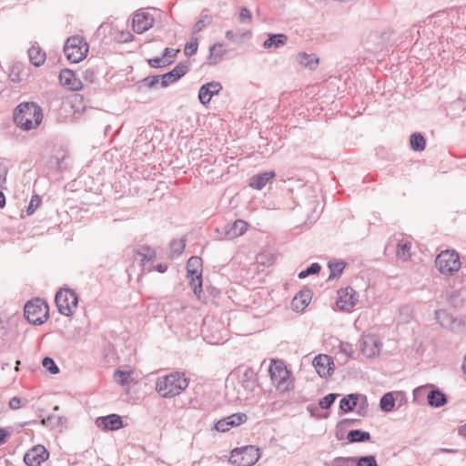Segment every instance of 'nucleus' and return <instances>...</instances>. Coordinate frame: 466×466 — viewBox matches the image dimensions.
I'll return each mask as SVG.
<instances>
[{
    "instance_id": "nucleus-25",
    "label": "nucleus",
    "mask_w": 466,
    "mask_h": 466,
    "mask_svg": "<svg viewBox=\"0 0 466 466\" xmlns=\"http://www.w3.org/2000/svg\"><path fill=\"white\" fill-rule=\"evenodd\" d=\"M247 228L248 223L245 222L244 220L238 219L233 224H231L228 228V227L226 228V237L228 239L235 238L237 237L243 235L246 232Z\"/></svg>"
},
{
    "instance_id": "nucleus-21",
    "label": "nucleus",
    "mask_w": 466,
    "mask_h": 466,
    "mask_svg": "<svg viewBox=\"0 0 466 466\" xmlns=\"http://www.w3.org/2000/svg\"><path fill=\"white\" fill-rule=\"evenodd\" d=\"M427 401L431 408H441L447 404L448 397L438 387L431 384V388L427 393Z\"/></svg>"
},
{
    "instance_id": "nucleus-9",
    "label": "nucleus",
    "mask_w": 466,
    "mask_h": 466,
    "mask_svg": "<svg viewBox=\"0 0 466 466\" xmlns=\"http://www.w3.org/2000/svg\"><path fill=\"white\" fill-rule=\"evenodd\" d=\"M187 273L193 292L199 297L202 292V259L199 257L193 256L187 260Z\"/></svg>"
},
{
    "instance_id": "nucleus-56",
    "label": "nucleus",
    "mask_w": 466,
    "mask_h": 466,
    "mask_svg": "<svg viewBox=\"0 0 466 466\" xmlns=\"http://www.w3.org/2000/svg\"><path fill=\"white\" fill-rule=\"evenodd\" d=\"M360 397L361 398V402L359 406L357 413L360 416H364L366 414V410L368 408V400L366 396L360 395Z\"/></svg>"
},
{
    "instance_id": "nucleus-23",
    "label": "nucleus",
    "mask_w": 466,
    "mask_h": 466,
    "mask_svg": "<svg viewBox=\"0 0 466 466\" xmlns=\"http://www.w3.org/2000/svg\"><path fill=\"white\" fill-rule=\"evenodd\" d=\"M226 54V50L223 48V45L220 43L214 44L209 47V53L207 58V63L209 66H216L218 64L223 56Z\"/></svg>"
},
{
    "instance_id": "nucleus-51",
    "label": "nucleus",
    "mask_w": 466,
    "mask_h": 466,
    "mask_svg": "<svg viewBox=\"0 0 466 466\" xmlns=\"http://www.w3.org/2000/svg\"><path fill=\"white\" fill-rule=\"evenodd\" d=\"M198 47V38L193 39L191 42L187 43L184 47V54L186 56L189 57L197 53Z\"/></svg>"
},
{
    "instance_id": "nucleus-58",
    "label": "nucleus",
    "mask_w": 466,
    "mask_h": 466,
    "mask_svg": "<svg viewBox=\"0 0 466 466\" xmlns=\"http://www.w3.org/2000/svg\"><path fill=\"white\" fill-rule=\"evenodd\" d=\"M162 62H164L162 56H157V57L150 58V59L147 60V63L153 68H159V67H161L163 66L161 64Z\"/></svg>"
},
{
    "instance_id": "nucleus-11",
    "label": "nucleus",
    "mask_w": 466,
    "mask_h": 466,
    "mask_svg": "<svg viewBox=\"0 0 466 466\" xmlns=\"http://www.w3.org/2000/svg\"><path fill=\"white\" fill-rule=\"evenodd\" d=\"M189 71V66L187 63H178L171 71L163 74L159 78L162 87H167L169 85L177 82Z\"/></svg>"
},
{
    "instance_id": "nucleus-50",
    "label": "nucleus",
    "mask_w": 466,
    "mask_h": 466,
    "mask_svg": "<svg viewBox=\"0 0 466 466\" xmlns=\"http://www.w3.org/2000/svg\"><path fill=\"white\" fill-rule=\"evenodd\" d=\"M131 375V372L130 371H127V370H116L115 371V380L119 383L120 385H127L128 384V379Z\"/></svg>"
},
{
    "instance_id": "nucleus-8",
    "label": "nucleus",
    "mask_w": 466,
    "mask_h": 466,
    "mask_svg": "<svg viewBox=\"0 0 466 466\" xmlns=\"http://www.w3.org/2000/svg\"><path fill=\"white\" fill-rule=\"evenodd\" d=\"M258 451L252 445L237 448L231 451L229 461L237 466H252L259 459Z\"/></svg>"
},
{
    "instance_id": "nucleus-47",
    "label": "nucleus",
    "mask_w": 466,
    "mask_h": 466,
    "mask_svg": "<svg viewBox=\"0 0 466 466\" xmlns=\"http://www.w3.org/2000/svg\"><path fill=\"white\" fill-rule=\"evenodd\" d=\"M338 397L339 394L337 393H329L319 400V404L321 409L328 410L332 406Z\"/></svg>"
},
{
    "instance_id": "nucleus-42",
    "label": "nucleus",
    "mask_w": 466,
    "mask_h": 466,
    "mask_svg": "<svg viewBox=\"0 0 466 466\" xmlns=\"http://www.w3.org/2000/svg\"><path fill=\"white\" fill-rule=\"evenodd\" d=\"M320 269L321 266L319 263L314 262L310 264L306 269L301 270L299 273L298 277L299 279H303L309 277V275L319 274Z\"/></svg>"
},
{
    "instance_id": "nucleus-13",
    "label": "nucleus",
    "mask_w": 466,
    "mask_h": 466,
    "mask_svg": "<svg viewBox=\"0 0 466 466\" xmlns=\"http://www.w3.org/2000/svg\"><path fill=\"white\" fill-rule=\"evenodd\" d=\"M222 85L218 81H211L202 85L198 90V99L203 106H208L211 98L222 90Z\"/></svg>"
},
{
    "instance_id": "nucleus-41",
    "label": "nucleus",
    "mask_w": 466,
    "mask_h": 466,
    "mask_svg": "<svg viewBox=\"0 0 466 466\" xmlns=\"http://www.w3.org/2000/svg\"><path fill=\"white\" fill-rule=\"evenodd\" d=\"M356 457H336L328 466H355Z\"/></svg>"
},
{
    "instance_id": "nucleus-53",
    "label": "nucleus",
    "mask_w": 466,
    "mask_h": 466,
    "mask_svg": "<svg viewBox=\"0 0 466 466\" xmlns=\"http://www.w3.org/2000/svg\"><path fill=\"white\" fill-rule=\"evenodd\" d=\"M41 203V198L38 195H34L32 198H31V200L26 208V214L28 216L34 214V212L35 211V209L39 207Z\"/></svg>"
},
{
    "instance_id": "nucleus-14",
    "label": "nucleus",
    "mask_w": 466,
    "mask_h": 466,
    "mask_svg": "<svg viewBox=\"0 0 466 466\" xmlns=\"http://www.w3.org/2000/svg\"><path fill=\"white\" fill-rule=\"evenodd\" d=\"M312 364L317 373L321 378H327L330 376L333 370L334 362L331 357L326 354H319L313 359Z\"/></svg>"
},
{
    "instance_id": "nucleus-7",
    "label": "nucleus",
    "mask_w": 466,
    "mask_h": 466,
    "mask_svg": "<svg viewBox=\"0 0 466 466\" xmlns=\"http://www.w3.org/2000/svg\"><path fill=\"white\" fill-rule=\"evenodd\" d=\"M55 301L58 311L64 316L70 317L77 307L78 297L74 290L65 289L56 292Z\"/></svg>"
},
{
    "instance_id": "nucleus-40",
    "label": "nucleus",
    "mask_w": 466,
    "mask_h": 466,
    "mask_svg": "<svg viewBox=\"0 0 466 466\" xmlns=\"http://www.w3.org/2000/svg\"><path fill=\"white\" fill-rule=\"evenodd\" d=\"M184 239H173L170 243V257L177 258L182 254L185 248Z\"/></svg>"
},
{
    "instance_id": "nucleus-34",
    "label": "nucleus",
    "mask_w": 466,
    "mask_h": 466,
    "mask_svg": "<svg viewBox=\"0 0 466 466\" xmlns=\"http://www.w3.org/2000/svg\"><path fill=\"white\" fill-rule=\"evenodd\" d=\"M410 145L413 151L420 152L426 147V139L421 133L415 132L410 137Z\"/></svg>"
},
{
    "instance_id": "nucleus-63",
    "label": "nucleus",
    "mask_w": 466,
    "mask_h": 466,
    "mask_svg": "<svg viewBox=\"0 0 466 466\" xmlns=\"http://www.w3.org/2000/svg\"><path fill=\"white\" fill-rule=\"evenodd\" d=\"M458 433L459 435L466 438V423L458 428Z\"/></svg>"
},
{
    "instance_id": "nucleus-37",
    "label": "nucleus",
    "mask_w": 466,
    "mask_h": 466,
    "mask_svg": "<svg viewBox=\"0 0 466 466\" xmlns=\"http://www.w3.org/2000/svg\"><path fill=\"white\" fill-rule=\"evenodd\" d=\"M447 300L453 308H461L463 306L464 299L460 290H451L447 293Z\"/></svg>"
},
{
    "instance_id": "nucleus-19",
    "label": "nucleus",
    "mask_w": 466,
    "mask_h": 466,
    "mask_svg": "<svg viewBox=\"0 0 466 466\" xmlns=\"http://www.w3.org/2000/svg\"><path fill=\"white\" fill-rule=\"evenodd\" d=\"M380 342L374 336L363 337L360 340V352L368 357L372 358L380 353Z\"/></svg>"
},
{
    "instance_id": "nucleus-60",
    "label": "nucleus",
    "mask_w": 466,
    "mask_h": 466,
    "mask_svg": "<svg viewBox=\"0 0 466 466\" xmlns=\"http://www.w3.org/2000/svg\"><path fill=\"white\" fill-rule=\"evenodd\" d=\"M10 79L13 82H19V66H13L12 71L10 73Z\"/></svg>"
},
{
    "instance_id": "nucleus-44",
    "label": "nucleus",
    "mask_w": 466,
    "mask_h": 466,
    "mask_svg": "<svg viewBox=\"0 0 466 466\" xmlns=\"http://www.w3.org/2000/svg\"><path fill=\"white\" fill-rule=\"evenodd\" d=\"M357 422H359V420L354 419H343L340 421H339L336 425V438L338 440H342L343 436H339V431H344L347 429V427Z\"/></svg>"
},
{
    "instance_id": "nucleus-33",
    "label": "nucleus",
    "mask_w": 466,
    "mask_h": 466,
    "mask_svg": "<svg viewBox=\"0 0 466 466\" xmlns=\"http://www.w3.org/2000/svg\"><path fill=\"white\" fill-rule=\"evenodd\" d=\"M435 319L438 321V323L445 329L451 328L452 324L455 321L452 315H451L445 309H437L435 311Z\"/></svg>"
},
{
    "instance_id": "nucleus-36",
    "label": "nucleus",
    "mask_w": 466,
    "mask_h": 466,
    "mask_svg": "<svg viewBox=\"0 0 466 466\" xmlns=\"http://www.w3.org/2000/svg\"><path fill=\"white\" fill-rule=\"evenodd\" d=\"M211 23H212V16L202 12L200 15V18L195 23V25L192 28V34H198V33L201 32L204 28H206Z\"/></svg>"
},
{
    "instance_id": "nucleus-29",
    "label": "nucleus",
    "mask_w": 466,
    "mask_h": 466,
    "mask_svg": "<svg viewBox=\"0 0 466 466\" xmlns=\"http://www.w3.org/2000/svg\"><path fill=\"white\" fill-rule=\"evenodd\" d=\"M296 59L299 64L310 70L316 69L319 64V58L315 54L299 53Z\"/></svg>"
},
{
    "instance_id": "nucleus-16",
    "label": "nucleus",
    "mask_w": 466,
    "mask_h": 466,
    "mask_svg": "<svg viewBox=\"0 0 466 466\" xmlns=\"http://www.w3.org/2000/svg\"><path fill=\"white\" fill-rule=\"evenodd\" d=\"M154 18L148 13L137 11L133 16V30L142 34L153 26Z\"/></svg>"
},
{
    "instance_id": "nucleus-10",
    "label": "nucleus",
    "mask_w": 466,
    "mask_h": 466,
    "mask_svg": "<svg viewBox=\"0 0 466 466\" xmlns=\"http://www.w3.org/2000/svg\"><path fill=\"white\" fill-rule=\"evenodd\" d=\"M49 458V451L43 445H35L24 456L26 466H41Z\"/></svg>"
},
{
    "instance_id": "nucleus-59",
    "label": "nucleus",
    "mask_w": 466,
    "mask_h": 466,
    "mask_svg": "<svg viewBox=\"0 0 466 466\" xmlns=\"http://www.w3.org/2000/svg\"><path fill=\"white\" fill-rule=\"evenodd\" d=\"M22 405V400L19 397H13L9 400V407L12 410H18Z\"/></svg>"
},
{
    "instance_id": "nucleus-30",
    "label": "nucleus",
    "mask_w": 466,
    "mask_h": 466,
    "mask_svg": "<svg viewBox=\"0 0 466 466\" xmlns=\"http://www.w3.org/2000/svg\"><path fill=\"white\" fill-rule=\"evenodd\" d=\"M400 396L401 392H387L382 395V397L380 400V408L381 410L385 412H390L393 410L395 406V397L394 395Z\"/></svg>"
},
{
    "instance_id": "nucleus-4",
    "label": "nucleus",
    "mask_w": 466,
    "mask_h": 466,
    "mask_svg": "<svg viewBox=\"0 0 466 466\" xmlns=\"http://www.w3.org/2000/svg\"><path fill=\"white\" fill-rule=\"evenodd\" d=\"M268 372L273 384L280 392H286L293 388L290 380V371L281 360H273L269 366Z\"/></svg>"
},
{
    "instance_id": "nucleus-64",
    "label": "nucleus",
    "mask_w": 466,
    "mask_h": 466,
    "mask_svg": "<svg viewBox=\"0 0 466 466\" xmlns=\"http://www.w3.org/2000/svg\"><path fill=\"white\" fill-rule=\"evenodd\" d=\"M156 269L160 273H164L167 271V266L160 263L156 266Z\"/></svg>"
},
{
    "instance_id": "nucleus-57",
    "label": "nucleus",
    "mask_w": 466,
    "mask_h": 466,
    "mask_svg": "<svg viewBox=\"0 0 466 466\" xmlns=\"http://www.w3.org/2000/svg\"><path fill=\"white\" fill-rule=\"evenodd\" d=\"M133 39H134V36H133V35L131 33L124 32V31H122L119 34V36L117 37V41L121 42V43L131 42Z\"/></svg>"
},
{
    "instance_id": "nucleus-39",
    "label": "nucleus",
    "mask_w": 466,
    "mask_h": 466,
    "mask_svg": "<svg viewBox=\"0 0 466 466\" xmlns=\"http://www.w3.org/2000/svg\"><path fill=\"white\" fill-rule=\"evenodd\" d=\"M410 242H399L397 247V257L402 260H408L410 258Z\"/></svg>"
},
{
    "instance_id": "nucleus-26",
    "label": "nucleus",
    "mask_w": 466,
    "mask_h": 466,
    "mask_svg": "<svg viewBox=\"0 0 466 466\" xmlns=\"http://www.w3.org/2000/svg\"><path fill=\"white\" fill-rule=\"evenodd\" d=\"M288 36L284 34H269L263 43V47L266 49L279 48L286 44Z\"/></svg>"
},
{
    "instance_id": "nucleus-17",
    "label": "nucleus",
    "mask_w": 466,
    "mask_h": 466,
    "mask_svg": "<svg viewBox=\"0 0 466 466\" xmlns=\"http://www.w3.org/2000/svg\"><path fill=\"white\" fill-rule=\"evenodd\" d=\"M240 385L246 391V394H241L238 392V399L245 400L248 398V394L255 389L257 385V374L251 368H247L242 375L240 380Z\"/></svg>"
},
{
    "instance_id": "nucleus-54",
    "label": "nucleus",
    "mask_w": 466,
    "mask_h": 466,
    "mask_svg": "<svg viewBox=\"0 0 466 466\" xmlns=\"http://www.w3.org/2000/svg\"><path fill=\"white\" fill-rule=\"evenodd\" d=\"M252 15L251 12L247 7H241L239 11V22L240 23H248L251 21Z\"/></svg>"
},
{
    "instance_id": "nucleus-18",
    "label": "nucleus",
    "mask_w": 466,
    "mask_h": 466,
    "mask_svg": "<svg viewBox=\"0 0 466 466\" xmlns=\"http://www.w3.org/2000/svg\"><path fill=\"white\" fill-rule=\"evenodd\" d=\"M96 425L104 431H116L123 427V420L119 415L113 413L96 418Z\"/></svg>"
},
{
    "instance_id": "nucleus-28",
    "label": "nucleus",
    "mask_w": 466,
    "mask_h": 466,
    "mask_svg": "<svg viewBox=\"0 0 466 466\" xmlns=\"http://www.w3.org/2000/svg\"><path fill=\"white\" fill-rule=\"evenodd\" d=\"M311 299L310 290H301L292 300V307L296 310H303L309 303Z\"/></svg>"
},
{
    "instance_id": "nucleus-5",
    "label": "nucleus",
    "mask_w": 466,
    "mask_h": 466,
    "mask_svg": "<svg viewBox=\"0 0 466 466\" xmlns=\"http://www.w3.org/2000/svg\"><path fill=\"white\" fill-rule=\"evenodd\" d=\"M64 53L69 61L78 63L87 56L88 45L82 36H70L66 41Z\"/></svg>"
},
{
    "instance_id": "nucleus-22",
    "label": "nucleus",
    "mask_w": 466,
    "mask_h": 466,
    "mask_svg": "<svg viewBox=\"0 0 466 466\" xmlns=\"http://www.w3.org/2000/svg\"><path fill=\"white\" fill-rule=\"evenodd\" d=\"M276 177V173L273 170L265 171L259 174H257L250 177L249 179V187L254 189L260 190L262 189L266 184L272 178Z\"/></svg>"
},
{
    "instance_id": "nucleus-32",
    "label": "nucleus",
    "mask_w": 466,
    "mask_h": 466,
    "mask_svg": "<svg viewBox=\"0 0 466 466\" xmlns=\"http://www.w3.org/2000/svg\"><path fill=\"white\" fill-rule=\"evenodd\" d=\"M346 438L350 443L366 442L370 440V434L369 431L362 430H351L348 432Z\"/></svg>"
},
{
    "instance_id": "nucleus-55",
    "label": "nucleus",
    "mask_w": 466,
    "mask_h": 466,
    "mask_svg": "<svg viewBox=\"0 0 466 466\" xmlns=\"http://www.w3.org/2000/svg\"><path fill=\"white\" fill-rule=\"evenodd\" d=\"M339 350L344 353L347 358H351L354 353L352 345L348 342H341L339 345Z\"/></svg>"
},
{
    "instance_id": "nucleus-27",
    "label": "nucleus",
    "mask_w": 466,
    "mask_h": 466,
    "mask_svg": "<svg viewBox=\"0 0 466 466\" xmlns=\"http://www.w3.org/2000/svg\"><path fill=\"white\" fill-rule=\"evenodd\" d=\"M28 57L32 65L38 67L46 61V52L43 51L38 46L33 45L28 49Z\"/></svg>"
},
{
    "instance_id": "nucleus-49",
    "label": "nucleus",
    "mask_w": 466,
    "mask_h": 466,
    "mask_svg": "<svg viewBox=\"0 0 466 466\" xmlns=\"http://www.w3.org/2000/svg\"><path fill=\"white\" fill-rule=\"evenodd\" d=\"M431 384H426L419 386L413 390V400L420 401L425 395L427 396L428 391L431 390Z\"/></svg>"
},
{
    "instance_id": "nucleus-2",
    "label": "nucleus",
    "mask_w": 466,
    "mask_h": 466,
    "mask_svg": "<svg viewBox=\"0 0 466 466\" xmlns=\"http://www.w3.org/2000/svg\"><path fill=\"white\" fill-rule=\"evenodd\" d=\"M188 386V379L181 372H171L160 377L156 382V390L163 398L179 395Z\"/></svg>"
},
{
    "instance_id": "nucleus-43",
    "label": "nucleus",
    "mask_w": 466,
    "mask_h": 466,
    "mask_svg": "<svg viewBox=\"0 0 466 466\" xmlns=\"http://www.w3.org/2000/svg\"><path fill=\"white\" fill-rule=\"evenodd\" d=\"M355 466H378V462L374 455H366L356 458Z\"/></svg>"
},
{
    "instance_id": "nucleus-6",
    "label": "nucleus",
    "mask_w": 466,
    "mask_h": 466,
    "mask_svg": "<svg viewBox=\"0 0 466 466\" xmlns=\"http://www.w3.org/2000/svg\"><path fill=\"white\" fill-rule=\"evenodd\" d=\"M436 268L443 274L451 276L461 268V261L458 253L454 250L441 251L435 259Z\"/></svg>"
},
{
    "instance_id": "nucleus-35",
    "label": "nucleus",
    "mask_w": 466,
    "mask_h": 466,
    "mask_svg": "<svg viewBox=\"0 0 466 466\" xmlns=\"http://www.w3.org/2000/svg\"><path fill=\"white\" fill-rule=\"evenodd\" d=\"M346 267V262L343 260H335V261H329V280L339 278L340 275L343 273V270Z\"/></svg>"
},
{
    "instance_id": "nucleus-61",
    "label": "nucleus",
    "mask_w": 466,
    "mask_h": 466,
    "mask_svg": "<svg viewBox=\"0 0 466 466\" xmlns=\"http://www.w3.org/2000/svg\"><path fill=\"white\" fill-rule=\"evenodd\" d=\"M9 436V431L5 428H0V446L6 441V438Z\"/></svg>"
},
{
    "instance_id": "nucleus-1",
    "label": "nucleus",
    "mask_w": 466,
    "mask_h": 466,
    "mask_svg": "<svg viewBox=\"0 0 466 466\" xmlns=\"http://www.w3.org/2000/svg\"><path fill=\"white\" fill-rule=\"evenodd\" d=\"M14 121L21 129L28 131L37 127L43 119L42 108L34 102H23L14 110Z\"/></svg>"
},
{
    "instance_id": "nucleus-46",
    "label": "nucleus",
    "mask_w": 466,
    "mask_h": 466,
    "mask_svg": "<svg viewBox=\"0 0 466 466\" xmlns=\"http://www.w3.org/2000/svg\"><path fill=\"white\" fill-rule=\"evenodd\" d=\"M43 367L51 374L56 375L59 372V368L55 360L50 357H45L42 360Z\"/></svg>"
},
{
    "instance_id": "nucleus-20",
    "label": "nucleus",
    "mask_w": 466,
    "mask_h": 466,
    "mask_svg": "<svg viewBox=\"0 0 466 466\" xmlns=\"http://www.w3.org/2000/svg\"><path fill=\"white\" fill-rule=\"evenodd\" d=\"M59 81L62 86L74 91L80 90L83 86L81 80L76 76L75 72L66 68L60 71Z\"/></svg>"
},
{
    "instance_id": "nucleus-52",
    "label": "nucleus",
    "mask_w": 466,
    "mask_h": 466,
    "mask_svg": "<svg viewBox=\"0 0 466 466\" xmlns=\"http://www.w3.org/2000/svg\"><path fill=\"white\" fill-rule=\"evenodd\" d=\"M62 417H56L55 415H49L46 418H43L40 420V423L44 426H50L51 428H54L60 424L62 420Z\"/></svg>"
},
{
    "instance_id": "nucleus-12",
    "label": "nucleus",
    "mask_w": 466,
    "mask_h": 466,
    "mask_svg": "<svg viewBox=\"0 0 466 466\" xmlns=\"http://www.w3.org/2000/svg\"><path fill=\"white\" fill-rule=\"evenodd\" d=\"M359 300V294L351 288L347 287L338 291L337 304L341 309L350 310Z\"/></svg>"
},
{
    "instance_id": "nucleus-45",
    "label": "nucleus",
    "mask_w": 466,
    "mask_h": 466,
    "mask_svg": "<svg viewBox=\"0 0 466 466\" xmlns=\"http://www.w3.org/2000/svg\"><path fill=\"white\" fill-rule=\"evenodd\" d=\"M159 76H148L137 82L138 88L140 89L143 86L148 88H154L157 84L159 83Z\"/></svg>"
},
{
    "instance_id": "nucleus-48",
    "label": "nucleus",
    "mask_w": 466,
    "mask_h": 466,
    "mask_svg": "<svg viewBox=\"0 0 466 466\" xmlns=\"http://www.w3.org/2000/svg\"><path fill=\"white\" fill-rule=\"evenodd\" d=\"M178 50H176V49H173V48H169V47H166L164 49V52H163V55H162V57H163V60H164V64L163 66H169L171 65L176 56H177V54Z\"/></svg>"
},
{
    "instance_id": "nucleus-24",
    "label": "nucleus",
    "mask_w": 466,
    "mask_h": 466,
    "mask_svg": "<svg viewBox=\"0 0 466 466\" xmlns=\"http://www.w3.org/2000/svg\"><path fill=\"white\" fill-rule=\"evenodd\" d=\"M360 394L358 393H350L344 396L339 401V410L343 413H348L358 406L359 404Z\"/></svg>"
},
{
    "instance_id": "nucleus-15",
    "label": "nucleus",
    "mask_w": 466,
    "mask_h": 466,
    "mask_svg": "<svg viewBox=\"0 0 466 466\" xmlns=\"http://www.w3.org/2000/svg\"><path fill=\"white\" fill-rule=\"evenodd\" d=\"M248 416L243 412L234 413L227 418L219 420L215 424V429L218 431L226 432L229 431L231 427L239 426L246 422Z\"/></svg>"
},
{
    "instance_id": "nucleus-31",
    "label": "nucleus",
    "mask_w": 466,
    "mask_h": 466,
    "mask_svg": "<svg viewBox=\"0 0 466 466\" xmlns=\"http://www.w3.org/2000/svg\"><path fill=\"white\" fill-rule=\"evenodd\" d=\"M102 74V71L97 65H88L86 69L83 71V78L84 81L93 84L96 83L99 76Z\"/></svg>"
},
{
    "instance_id": "nucleus-3",
    "label": "nucleus",
    "mask_w": 466,
    "mask_h": 466,
    "mask_svg": "<svg viewBox=\"0 0 466 466\" xmlns=\"http://www.w3.org/2000/svg\"><path fill=\"white\" fill-rule=\"evenodd\" d=\"M24 315L29 323L41 325L49 317L47 303L42 299H35L28 301L24 308Z\"/></svg>"
},
{
    "instance_id": "nucleus-62",
    "label": "nucleus",
    "mask_w": 466,
    "mask_h": 466,
    "mask_svg": "<svg viewBox=\"0 0 466 466\" xmlns=\"http://www.w3.org/2000/svg\"><path fill=\"white\" fill-rule=\"evenodd\" d=\"M106 28L112 29V26L110 25L102 24L96 30L97 35H101L103 32L106 31Z\"/></svg>"
},
{
    "instance_id": "nucleus-38",
    "label": "nucleus",
    "mask_w": 466,
    "mask_h": 466,
    "mask_svg": "<svg viewBox=\"0 0 466 466\" xmlns=\"http://www.w3.org/2000/svg\"><path fill=\"white\" fill-rule=\"evenodd\" d=\"M137 254L142 258V262L151 261L156 258V250L147 245L140 246L137 250Z\"/></svg>"
}]
</instances>
